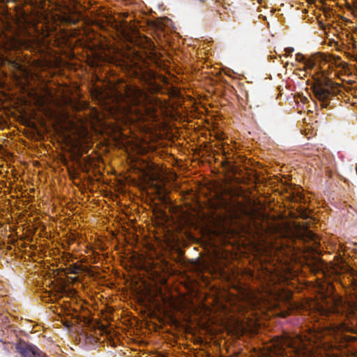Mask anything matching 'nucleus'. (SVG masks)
<instances>
[{
    "label": "nucleus",
    "instance_id": "f257e3e1",
    "mask_svg": "<svg viewBox=\"0 0 357 357\" xmlns=\"http://www.w3.org/2000/svg\"><path fill=\"white\" fill-rule=\"evenodd\" d=\"M312 89L315 98L321 102L323 108L329 105V100L335 95V84L324 73L317 71L312 75Z\"/></svg>",
    "mask_w": 357,
    "mask_h": 357
},
{
    "label": "nucleus",
    "instance_id": "f03ea898",
    "mask_svg": "<svg viewBox=\"0 0 357 357\" xmlns=\"http://www.w3.org/2000/svg\"><path fill=\"white\" fill-rule=\"evenodd\" d=\"M278 352L287 357H309L310 351L305 348L300 340L289 337L280 338L275 344Z\"/></svg>",
    "mask_w": 357,
    "mask_h": 357
},
{
    "label": "nucleus",
    "instance_id": "7ed1b4c3",
    "mask_svg": "<svg viewBox=\"0 0 357 357\" xmlns=\"http://www.w3.org/2000/svg\"><path fill=\"white\" fill-rule=\"evenodd\" d=\"M15 349L22 357H46L45 354L36 346L24 340H20L16 344Z\"/></svg>",
    "mask_w": 357,
    "mask_h": 357
},
{
    "label": "nucleus",
    "instance_id": "20e7f679",
    "mask_svg": "<svg viewBox=\"0 0 357 357\" xmlns=\"http://www.w3.org/2000/svg\"><path fill=\"white\" fill-rule=\"evenodd\" d=\"M320 271L326 280H337L340 275V269L335 264H323Z\"/></svg>",
    "mask_w": 357,
    "mask_h": 357
},
{
    "label": "nucleus",
    "instance_id": "39448f33",
    "mask_svg": "<svg viewBox=\"0 0 357 357\" xmlns=\"http://www.w3.org/2000/svg\"><path fill=\"white\" fill-rule=\"evenodd\" d=\"M327 313L328 317L340 316L341 318H344L346 315H344L343 310L342 301L340 298L333 299V304L328 308Z\"/></svg>",
    "mask_w": 357,
    "mask_h": 357
},
{
    "label": "nucleus",
    "instance_id": "423d86ee",
    "mask_svg": "<svg viewBox=\"0 0 357 357\" xmlns=\"http://www.w3.org/2000/svg\"><path fill=\"white\" fill-rule=\"evenodd\" d=\"M144 59L138 52L135 53V61L132 60L130 64V71L135 77L140 76L142 73L141 62L143 63Z\"/></svg>",
    "mask_w": 357,
    "mask_h": 357
},
{
    "label": "nucleus",
    "instance_id": "0eeeda50",
    "mask_svg": "<svg viewBox=\"0 0 357 357\" xmlns=\"http://www.w3.org/2000/svg\"><path fill=\"white\" fill-rule=\"evenodd\" d=\"M335 327L337 329V332H349L351 333H357V329L354 326H351L349 323L346 322L344 319L341 320L335 326Z\"/></svg>",
    "mask_w": 357,
    "mask_h": 357
},
{
    "label": "nucleus",
    "instance_id": "6e6552de",
    "mask_svg": "<svg viewBox=\"0 0 357 357\" xmlns=\"http://www.w3.org/2000/svg\"><path fill=\"white\" fill-rule=\"evenodd\" d=\"M144 109V114H142V117L149 120H155L157 115L155 109L151 106L142 105Z\"/></svg>",
    "mask_w": 357,
    "mask_h": 357
},
{
    "label": "nucleus",
    "instance_id": "1a4fd4ad",
    "mask_svg": "<svg viewBox=\"0 0 357 357\" xmlns=\"http://www.w3.org/2000/svg\"><path fill=\"white\" fill-rule=\"evenodd\" d=\"M133 97L131 98V104L135 106H141L142 104L143 93L139 89H135L132 91Z\"/></svg>",
    "mask_w": 357,
    "mask_h": 357
},
{
    "label": "nucleus",
    "instance_id": "9d476101",
    "mask_svg": "<svg viewBox=\"0 0 357 357\" xmlns=\"http://www.w3.org/2000/svg\"><path fill=\"white\" fill-rule=\"evenodd\" d=\"M82 271V266L77 264H73L66 268V273L77 274Z\"/></svg>",
    "mask_w": 357,
    "mask_h": 357
},
{
    "label": "nucleus",
    "instance_id": "9b49d317",
    "mask_svg": "<svg viewBox=\"0 0 357 357\" xmlns=\"http://www.w3.org/2000/svg\"><path fill=\"white\" fill-rule=\"evenodd\" d=\"M305 68L304 69L306 70L307 69L312 70L316 66V62L312 59H308L305 60Z\"/></svg>",
    "mask_w": 357,
    "mask_h": 357
},
{
    "label": "nucleus",
    "instance_id": "f8f14e48",
    "mask_svg": "<svg viewBox=\"0 0 357 357\" xmlns=\"http://www.w3.org/2000/svg\"><path fill=\"white\" fill-rule=\"evenodd\" d=\"M13 43L10 45L12 49H17L22 45V42L16 38H13Z\"/></svg>",
    "mask_w": 357,
    "mask_h": 357
},
{
    "label": "nucleus",
    "instance_id": "ddd939ff",
    "mask_svg": "<svg viewBox=\"0 0 357 357\" xmlns=\"http://www.w3.org/2000/svg\"><path fill=\"white\" fill-rule=\"evenodd\" d=\"M296 60L298 62H302L303 63H305V57L303 54H302L301 53H297L296 54Z\"/></svg>",
    "mask_w": 357,
    "mask_h": 357
},
{
    "label": "nucleus",
    "instance_id": "4468645a",
    "mask_svg": "<svg viewBox=\"0 0 357 357\" xmlns=\"http://www.w3.org/2000/svg\"><path fill=\"white\" fill-rule=\"evenodd\" d=\"M284 51L288 53V54H290V53H292L294 51V49L293 47H287Z\"/></svg>",
    "mask_w": 357,
    "mask_h": 357
},
{
    "label": "nucleus",
    "instance_id": "2eb2a0df",
    "mask_svg": "<svg viewBox=\"0 0 357 357\" xmlns=\"http://www.w3.org/2000/svg\"><path fill=\"white\" fill-rule=\"evenodd\" d=\"M317 56H318L320 59H324V60H326V59H325V55H324V54H321V53H317Z\"/></svg>",
    "mask_w": 357,
    "mask_h": 357
}]
</instances>
